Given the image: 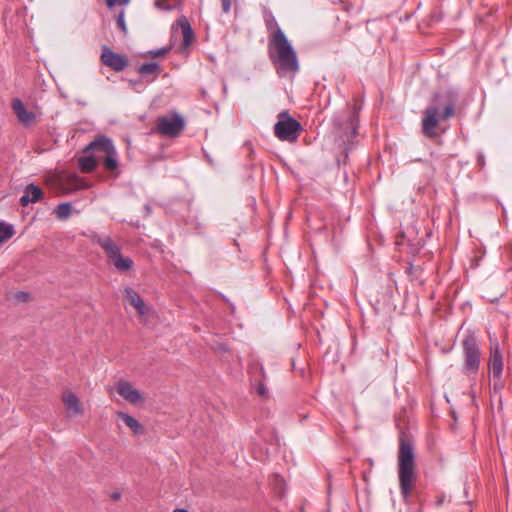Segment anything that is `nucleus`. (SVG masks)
<instances>
[{
    "label": "nucleus",
    "mask_w": 512,
    "mask_h": 512,
    "mask_svg": "<svg viewBox=\"0 0 512 512\" xmlns=\"http://www.w3.org/2000/svg\"><path fill=\"white\" fill-rule=\"evenodd\" d=\"M263 18L269 33V56L277 74L283 77L288 73H296L299 70V61L295 49L279 27L273 13L266 7L263 8Z\"/></svg>",
    "instance_id": "nucleus-1"
},
{
    "label": "nucleus",
    "mask_w": 512,
    "mask_h": 512,
    "mask_svg": "<svg viewBox=\"0 0 512 512\" xmlns=\"http://www.w3.org/2000/svg\"><path fill=\"white\" fill-rule=\"evenodd\" d=\"M414 466L415 454L413 446L404 435H401L399 439L398 477L401 495L405 502L409 499L415 478Z\"/></svg>",
    "instance_id": "nucleus-2"
},
{
    "label": "nucleus",
    "mask_w": 512,
    "mask_h": 512,
    "mask_svg": "<svg viewBox=\"0 0 512 512\" xmlns=\"http://www.w3.org/2000/svg\"><path fill=\"white\" fill-rule=\"evenodd\" d=\"M90 239L101 246L107 259L111 262L115 269L119 272H126L132 269L134 262L129 257L121 254V248L108 235H99L96 232L91 233Z\"/></svg>",
    "instance_id": "nucleus-3"
},
{
    "label": "nucleus",
    "mask_w": 512,
    "mask_h": 512,
    "mask_svg": "<svg viewBox=\"0 0 512 512\" xmlns=\"http://www.w3.org/2000/svg\"><path fill=\"white\" fill-rule=\"evenodd\" d=\"M464 356L463 372L467 375H475L481 363V350L477 337L473 333L467 334L462 340Z\"/></svg>",
    "instance_id": "nucleus-4"
},
{
    "label": "nucleus",
    "mask_w": 512,
    "mask_h": 512,
    "mask_svg": "<svg viewBox=\"0 0 512 512\" xmlns=\"http://www.w3.org/2000/svg\"><path fill=\"white\" fill-rule=\"evenodd\" d=\"M302 130L301 123L292 117L287 110L278 114L277 122L274 125V134L279 140L294 143Z\"/></svg>",
    "instance_id": "nucleus-5"
},
{
    "label": "nucleus",
    "mask_w": 512,
    "mask_h": 512,
    "mask_svg": "<svg viewBox=\"0 0 512 512\" xmlns=\"http://www.w3.org/2000/svg\"><path fill=\"white\" fill-rule=\"evenodd\" d=\"M459 99V91L450 87L444 91L435 93L428 107H434L439 114L442 110L441 119L448 120L455 115V107Z\"/></svg>",
    "instance_id": "nucleus-6"
},
{
    "label": "nucleus",
    "mask_w": 512,
    "mask_h": 512,
    "mask_svg": "<svg viewBox=\"0 0 512 512\" xmlns=\"http://www.w3.org/2000/svg\"><path fill=\"white\" fill-rule=\"evenodd\" d=\"M89 151H101L105 153L103 158V165L108 171H115L118 168L119 162L117 159V151L110 138L106 136H99L94 141L90 142L83 150L84 153Z\"/></svg>",
    "instance_id": "nucleus-7"
},
{
    "label": "nucleus",
    "mask_w": 512,
    "mask_h": 512,
    "mask_svg": "<svg viewBox=\"0 0 512 512\" xmlns=\"http://www.w3.org/2000/svg\"><path fill=\"white\" fill-rule=\"evenodd\" d=\"M184 126V119L177 112L161 116L157 119L156 122L157 132L160 133L161 135L170 137L178 136L184 129Z\"/></svg>",
    "instance_id": "nucleus-8"
},
{
    "label": "nucleus",
    "mask_w": 512,
    "mask_h": 512,
    "mask_svg": "<svg viewBox=\"0 0 512 512\" xmlns=\"http://www.w3.org/2000/svg\"><path fill=\"white\" fill-rule=\"evenodd\" d=\"M101 62L116 72L123 71L128 65V61L124 56L112 51L107 46H104L102 49Z\"/></svg>",
    "instance_id": "nucleus-9"
},
{
    "label": "nucleus",
    "mask_w": 512,
    "mask_h": 512,
    "mask_svg": "<svg viewBox=\"0 0 512 512\" xmlns=\"http://www.w3.org/2000/svg\"><path fill=\"white\" fill-rule=\"evenodd\" d=\"M441 119V115L437 113L434 107H426L424 110V117L422 119V132L428 138H434L437 133L435 131Z\"/></svg>",
    "instance_id": "nucleus-10"
},
{
    "label": "nucleus",
    "mask_w": 512,
    "mask_h": 512,
    "mask_svg": "<svg viewBox=\"0 0 512 512\" xmlns=\"http://www.w3.org/2000/svg\"><path fill=\"white\" fill-rule=\"evenodd\" d=\"M118 394L131 404H138L143 401L140 392L129 382H120L117 385Z\"/></svg>",
    "instance_id": "nucleus-11"
},
{
    "label": "nucleus",
    "mask_w": 512,
    "mask_h": 512,
    "mask_svg": "<svg viewBox=\"0 0 512 512\" xmlns=\"http://www.w3.org/2000/svg\"><path fill=\"white\" fill-rule=\"evenodd\" d=\"M12 109L19 121L25 126H30L35 122V114L28 111L20 99L16 98L13 100Z\"/></svg>",
    "instance_id": "nucleus-12"
},
{
    "label": "nucleus",
    "mask_w": 512,
    "mask_h": 512,
    "mask_svg": "<svg viewBox=\"0 0 512 512\" xmlns=\"http://www.w3.org/2000/svg\"><path fill=\"white\" fill-rule=\"evenodd\" d=\"M490 370L493 378L500 379L503 372V356L498 344L491 346L490 351Z\"/></svg>",
    "instance_id": "nucleus-13"
},
{
    "label": "nucleus",
    "mask_w": 512,
    "mask_h": 512,
    "mask_svg": "<svg viewBox=\"0 0 512 512\" xmlns=\"http://www.w3.org/2000/svg\"><path fill=\"white\" fill-rule=\"evenodd\" d=\"M43 196V190L39 186L30 183L26 185L24 193L21 196L19 202L22 206L25 207L28 206L30 203H36L40 201L43 198Z\"/></svg>",
    "instance_id": "nucleus-14"
},
{
    "label": "nucleus",
    "mask_w": 512,
    "mask_h": 512,
    "mask_svg": "<svg viewBox=\"0 0 512 512\" xmlns=\"http://www.w3.org/2000/svg\"><path fill=\"white\" fill-rule=\"evenodd\" d=\"M124 298L127 299L129 304L137 310L138 314H145V303L139 293H137L133 288L126 287L124 289Z\"/></svg>",
    "instance_id": "nucleus-15"
},
{
    "label": "nucleus",
    "mask_w": 512,
    "mask_h": 512,
    "mask_svg": "<svg viewBox=\"0 0 512 512\" xmlns=\"http://www.w3.org/2000/svg\"><path fill=\"white\" fill-rule=\"evenodd\" d=\"M176 23L180 27L183 35V46H190L195 38V34L188 19L186 16H181L178 18Z\"/></svg>",
    "instance_id": "nucleus-16"
},
{
    "label": "nucleus",
    "mask_w": 512,
    "mask_h": 512,
    "mask_svg": "<svg viewBox=\"0 0 512 512\" xmlns=\"http://www.w3.org/2000/svg\"><path fill=\"white\" fill-rule=\"evenodd\" d=\"M63 403L65 405L66 410L71 414H80L82 413V408L79 402L78 397L72 392H65L62 396Z\"/></svg>",
    "instance_id": "nucleus-17"
},
{
    "label": "nucleus",
    "mask_w": 512,
    "mask_h": 512,
    "mask_svg": "<svg viewBox=\"0 0 512 512\" xmlns=\"http://www.w3.org/2000/svg\"><path fill=\"white\" fill-rule=\"evenodd\" d=\"M117 415L134 434L140 435L144 433V427L137 419L124 412H118Z\"/></svg>",
    "instance_id": "nucleus-18"
},
{
    "label": "nucleus",
    "mask_w": 512,
    "mask_h": 512,
    "mask_svg": "<svg viewBox=\"0 0 512 512\" xmlns=\"http://www.w3.org/2000/svg\"><path fill=\"white\" fill-rule=\"evenodd\" d=\"M269 485L278 495L279 498H283L285 495L286 484L282 476L276 474L272 479L269 480Z\"/></svg>",
    "instance_id": "nucleus-19"
},
{
    "label": "nucleus",
    "mask_w": 512,
    "mask_h": 512,
    "mask_svg": "<svg viewBox=\"0 0 512 512\" xmlns=\"http://www.w3.org/2000/svg\"><path fill=\"white\" fill-rule=\"evenodd\" d=\"M96 165L97 160L92 155L80 157L78 161V166L84 173L92 172L96 168Z\"/></svg>",
    "instance_id": "nucleus-20"
},
{
    "label": "nucleus",
    "mask_w": 512,
    "mask_h": 512,
    "mask_svg": "<svg viewBox=\"0 0 512 512\" xmlns=\"http://www.w3.org/2000/svg\"><path fill=\"white\" fill-rule=\"evenodd\" d=\"M15 234V229L12 224L0 222V245L6 240L12 238Z\"/></svg>",
    "instance_id": "nucleus-21"
},
{
    "label": "nucleus",
    "mask_w": 512,
    "mask_h": 512,
    "mask_svg": "<svg viewBox=\"0 0 512 512\" xmlns=\"http://www.w3.org/2000/svg\"><path fill=\"white\" fill-rule=\"evenodd\" d=\"M71 210H72L71 203L63 202L57 206V208L55 210V214H56L57 218L64 220L70 216Z\"/></svg>",
    "instance_id": "nucleus-22"
},
{
    "label": "nucleus",
    "mask_w": 512,
    "mask_h": 512,
    "mask_svg": "<svg viewBox=\"0 0 512 512\" xmlns=\"http://www.w3.org/2000/svg\"><path fill=\"white\" fill-rule=\"evenodd\" d=\"M160 70V66L158 63L156 62H150V63H144L142 64L139 69H138V72L142 75V76H148V75H151V74H154L156 72H158Z\"/></svg>",
    "instance_id": "nucleus-23"
},
{
    "label": "nucleus",
    "mask_w": 512,
    "mask_h": 512,
    "mask_svg": "<svg viewBox=\"0 0 512 512\" xmlns=\"http://www.w3.org/2000/svg\"><path fill=\"white\" fill-rule=\"evenodd\" d=\"M258 399L262 398L263 400H270V394L269 391L265 385V383L258 379ZM260 405V402L258 401V406Z\"/></svg>",
    "instance_id": "nucleus-24"
},
{
    "label": "nucleus",
    "mask_w": 512,
    "mask_h": 512,
    "mask_svg": "<svg viewBox=\"0 0 512 512\" xmlns=\"http://www.w3.org/2000/svg\"><path fill=\"white\" fill-rule=\"evenodd\" d=\"M116 23L118 28L123 32L124 35L127 34L128 29L125 23V11L121 10L117 16Z\"/></svg>",
    "instance_id": "nucleus-25"
},
{
    "label": "nucleus",
    "mask_w": 512,
    "mask_h": 512,
    "mask_svg": "<svg viewBox=\"0 0 512 512\" xmlns=\"http://www.w3.org/2000/svg\"><path fill=\"white\" fill-rule=\"evenodd\" d=\"M154 7L159 10H163V11H167V12H170L175 8L174 5L168 4L164 0H155Z\"/></svg>",
    "instance_id": "nucleus-26"
},
{
    "label": "nucleus",
    "mask_w": 512,
    "mask_h": 512,
    "mask_svg": "<svg viewBox=\"0 0 512 512\" xmlns=\"http://www.w3.org/2000/svg\"><path fill=\"white\" fill-rule=\"evenodd\" d=\"M131 0H105V3L108 8L115 7L116 5L126 6L130 3Z\"/></svg>",
    "instance_id": "nucleus-27"
},
{
    "label": "nucleus",
    "mask_w": 512,
    "mask_h": 512,
    "mask_svg": "<svg viewBox=\"0 0 512 512\" xmlns=\"http://www.w3.org/2000/svg\"><path fill=\"white\" fill-rule=\"evenodd\" d=\"M129 84L136 92H140L143 88V84L140 80H130Z\"/></svg>",
    "instance_id": "nucleus-28"
},
{
    "label": "nucleus",
    "mask_w": 512,
    "mask_h": 512,
    "mask_svg": "<svg viewBox=\"0 0 512 512\" xmlns=\"http://www.w3.org/2000/svg\"><path fill=\"white\" fill-rule=\"evenodd\" d=\"M222 11L224 13H229L232 6V0H221Z\"/></svg>",
    "instance_id": "nucleus-29"
},
{
    "label": "nucleus",
    "mask_w": 512,
    "mask_h": 512,
    "mask_svg": "<svg viewBox=\"0 0 512 512\" xmlns=\"http://www.w3.org/2000/svg\"><path fill=\"white\" fill-rule=\"evenodd\" d=\"M476 163L477 165L482 169L485 164H486V161H485V156L482 152H479L477 154V157H476Z\"/></svg>",
    "instance_id": "nucleus-30"
},
{
    "label": "nucleus",
    "mask_w": 512,
    "mask_h": 512,
    "mask_svg": "<svg viewBox=\"0 0 512 512\" xmlns=\"http://www.w3.org/2000/svg\"><path fill=\"white\" fill-rule=\"evenodd\" d=\"M168 51H169L168 48L163 47V48H160V49H158L156 51H152L151 54H152L153 57H160V56L166 55L168 53Z\"/></svg>",
    "instance_id": "nucleus-31"
},
{
    "label": "nucleus",
    "mask_w": 512,
    "mask_h": 512,
    "mask_svg": "<svg viewBox=\"0 0 512 512\" xmlns=\"http://www.w3.org/2000/svg\"><path fill=\"white\" fill-rule=\"evenodd\" d=\"M16 298L21 302H25L29 299V294L27 292L19 291L16 294Z\"/></svg>",
    "instance_id": "nucleus-32"
},
{
    "label": "nucleus",
    "mask_w": 512,
    "mask_h": 512,
    "mask_svg": "<svg viewBox=\"0 0 512 512\" xmlns=\"http://www.w3.org/2000/svg\"><path fill=\"white\" fill-rule=\"evenodd\" d=\"M244 148L249 152V154L253 153V148H252V142L251 141H246L244 143Z\"/></svg>",
    "instance_id": "nucleus-33"
},
{
    "label": "nucleus",
    "mask_w": 512,
    "mask_h": 512,
    "mask_svg": "<svg viewBox=\"0 0 512 512\" xmlns=\"http://www.w3.org/2000/svg\"><path fill=\"white\" fill-rule=\"evenodd\" d=\"M444 501H445V497H444V496H440V497H438V499L436 500L435 505H436L437 507H440V506L444 503Z\"/></svg>",
    "instance_id": "nucleus-34"
},
{
    "label": "nucleus",
    "mask_w": 512,
    "mask_h": 512,
    "mask_svg": "<svg viewBox=\"0 0 512 512\" xmlns=\"http://www.w3.org/2000/svg\"><path fill=\"white\" fill-rule=\"evenodd\" d=\"M111 498H112L114 501L119 500V499L121 498V494H120V492H113V493L111 494Z\"/></svg>",
    "instance_id": "nucleus-35"
},
{
    "label": "nucleus",
    "mask_w": 512,
    "mask_h": 512,
    "mask_svg": "<svg viewBox=\"0 0 512 512\" xmlns=\"http://www.w3.org/2000/svg\"><path fill=\"white\" fill-rule=\"evenodd\" d=\"M213 347L219 351H226L227 350V347L225 344H220L219 346H214Z\"/></svg>",
    "instance_id": "nucleus-36"
},
{
    "label": "nucleus",
    "mask_w": 512,
    "mask_h": 512,
    "mask_svg": "<svg viewBox=\"0 0 512 512\" xmlns=\"http://www.w3.org/2000/svg\"><path fill=\"white\" fill-rule=\"evenodd\" d=\"M351 125H352V136H355L358 132H357V127L354 125L353 120L351 121Z\"/></svg>",
    "instance_id": "nucleus-37"
},
{
    "label": "nucleus",
    "mask_w": 512,
    "mask_h": 512,
    "mask_svg": "<svg viewBox=\"0 0 512 512\" xmlns=\"http://www.w3.org/2000/svg\"><path fill=\"white\" fill-rule=\"evenodd\" d=\"M261 373V376L262 378L265 380L266 379V375L263 371V367L261 366L260 368L258 367V374Z\"/></svg>",
    "instance_id": "nucleus-38"
},
{
    "label": "nucleus",
    "mask_w": 512,
    "mask_h": 512,
    "mask_svg": "<svg viewBox=\"0 0 512 512\" xmlns=\"http://www.w3.org/2000/svg\"><path fill=\"white\" fill-rule=\"evenodd\" d=\"M414 270V266L410 264V266L406 269L407 273L411 274Z\"/></svg>",
    "instance_id": "nucleus-39"
},
{
    "label": "nucleus",
    "mask_w": 512,
    "mask_h": 512,
    "mask_svg": "<svg viewBox=\"0 0 512 512\" xmlns=\"http://www.w3.org/2000/svg\"><path fill=\"white\" fill-rule=\"evenodd\" d=\"M247 181H248V182H253V176H252V174H251V173H249V174L247 175Z\"/></svg>",
    "instance_id": "nucleus-40"
},
{
    "label": "nucleus",
    "mask_w": 512,
    "mask_h": 512,
    "mask_svg": "<svg viewBox=\"0 0 512 512\" xmlns=\"http://www.w3.org/2000/svg\"><path fill=\"white\" fill-rule=\"evenodd\" d=\"M499 387L501 388V387H502V384H499V385H498L497 383H495V389H497V388H499Z\"/></svg>",
    "instance_id": "nucleus-41"
},
{
    "label": "nucleus",
    "mask_w": 512,
    "mask_h": 512,
    "mask_svg": "<svg viewBox=\"0 0 512 512\" xmlns=\"http://www.w3.org/2000/svg\"><path fill=\"white\" fill-rule=\"evenodd\" d=\"M499 387L501 388V387H502V384H499V385H498L497 383H495V389H497V388H499Z\"/></svg>",
    "instance_id": "nucleus-42"
},
{
    "label": "nucleus",
    "mask_w": 512,
    "mask_h": 512,
    "mask_svg": "<svg viewBox=\"0 0 512 512\" xmlns=\"http://www.w3.org/2000/svg\"><path fill=\"white\" fill-rule=\"evenodd\" d=\"M232 311H234L235 306L233 304H230Z\"/></svg>",
    "instance_id": "nucleus-43"
},
{
    "label": "nucleus",
    "mask_w": 512,
    "mask_h": 512,
    "mask_svg": "<svg viewBox=\"0 0 512 512\" xmlns=\"http://www.w3.org/2000/svg\"><path fill=\"white\" fill-rule=\"evenodd\" d=\"M146 211L150 212V207L146 206Z\"/></svg>",
    "instance_id": "nucleus-44"
},
{
    "label": "nucleus",
    "mask_w": 512,
    "mask_h": 512,
    "mask_svg": "<svg viewBox=\"0 0 512 512\" xmlns=\"http://www.w3.org/2000/svg\"><path fill=\"white\" fill-rule=\"evenodd\" d=\"M261 413H263V414H267V415H268V414H270V411L268 410V411H267V413H265L264 411H262Z\"/></svg>",
    "instance_id": "nucleus-45"
}]
</instances>
